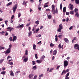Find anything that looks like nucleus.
<instances>
[{"label": "nucleus", "instance_id": "nucleus-27", "mask_svg": "<svg viewBox=\"0 0 79 79\" xmlns=\"http://www.w3.org/2000/svg\"><path fill=\"white\" fill-rule=\"evenodd\" d=\"M35 47H36V45L35 44L33 45V49L34 50H35Z\"/></svg>", "mask_w": 79, "mask_h": 79}, {"label": "nucleus", "instance_id": "nucleus-38", "mask_svg": "<svg viewBox=\"0 0 79 79\" xmlns=\"http://www.w3.org/2000/svg\"><path fill=\"white\" fill-rule=\"evenodd\" d=\"M61 44H60L58 45V48L60 49L61 48Z\"/></svg>", "mask_w": 79, "mask_h": 79}, {"label": "nucleus", "instance_id": "nucleus-3", "mask_svg": "<svg viewBox=\"0 0 79 79\" xmlns=\"http://www.w3.org/2000/svg\"><path fill=\"white\" fill-rule=\"evenodd\" d=\"M18 7V4H16L14 6L13 8V11L14 13H15L16 9H17V7Z\"/></svg>", "mask_w": 79, "mask_h": 79}, {"label": "nucleus", "instance_id": "nucleus-33", "mask_svg": "<svg viewBox=\"0 0 79 79\" xmlns=\"http://www.w3.org/2000/svg\"><path fill=\"white\" fill-rule=\"evenodd\" d=\"M4 61V59H1L0 60V64L2 63L3 61Z\"/></svg>", "mask_w": 79, "mask_h": 79}, {"label": "nucleus", "instance_id": "nucleus-55", "mask_svg": "<svg viewBox=\"0 0 79 79\" xmlns=\"http://www.w3.org/2000/svg\"><path fill=\"white\" fill-rule=\"evenodd\" d=\"M0 34H1L2 35H3V33H4V31H2V32H0Z\"/></svg>", "mask_w": 79, "mask_h": 79}, {"label": "nucleus", "instance_id": "nucleus-34", "mask_svg": "<svg viewBox=\"0 0 79 79\" xmlns=\"http://www.w3.org/2000/svg\"><path fill=\"white\" fill-rule=\"evenodd\" d=\"M35 23L36 24L38 25V24H39V21L38 20H37L35 22Z\"/></svg>", "mask_w": 79, "mask_h": 79}, {"label": "nucleus", "instance_id": "nucleus-24", "mask_svg": "<svg viewBox=\"0 0 79 79\" xmlns=\"http://www.w3.org/2000/svg\"><path fill=\"white\" fill-rule=\"evenodd\" d=\"M66 7H64L63 9V12H65V11H66Z\"/></svg>", "mask_w": 79, "mask_h": 79}, {"label": "nucleus", "instance_id": "nucleus-8", "mask_svg": "<svg viewBox=\"0 0 79 79\" xmlns=\"http://www.w3.org/2000/svg\"><path fill=\"white\" fill-rule=\"evenodd\" d=\"M79 47V44H75L74 45V48H75V49H76V48H77Z\"/></svg>", "mask_w": 79, "mask_h": 79}, {"label": "nucleus", "instance_id": "nucleus-10", "mask_svg": "<svg viewBox=\"0 0 79 79\" xmlns=\"http://www.w3.org/2000/svg\"><path fill=\"white\" fill-rule=\"evenodd\" d=\"M56 53H57V51L56 50H55L53 52V55H56Z\"/></svg>", "mask_w": 79, "mask_h": 79}, {"label": "nucleus", "instance_id": "nucleus-29", "mask_svg": "<svg viewBox=\"0 0 79 79\" xmlns=\"http://www.w3.org/2000/svg\"><path fill=\"white\" fill-rule=\"evenodd\" d=\"M10 75L11 76H14V73H13V72H12L10 73Z\"/></svg>", "mask_w": 79, "mask_h": 79}, {"label": "nucleus", "instance_id": "nucleus-61", "mask_svg": "<svg viewBox=\"0 0 79 79\" xmlns=\"http://www.w3.org/2000/svg\"><path fill=\"white\" fill-rule=\"evenodd\" d=\"M23 58H26V56H25V55H24L23 56V57H22V59H23Z\"/></svg>", "mask_w": 79, "mask_h": 79}, {"label": "nucleus", "instance_id": "nucleus-64", "mask_svg": "<svg viewBox=\"0 0 79 79\" xmlns=\"http://www.w3.org/2000/svg\"><path fill=\"white\" fill-rule=\"evenodd\" d=\"M77 49H78V50H79V46L77 48H76V50H77Z\"/></svg>", "mask_w": 79, "mask_h": 79}, {"label": "nucleus", "instance_id": "nucleus-53", "mask_svg": "<svg viewBox=\"0 0 79 79\" xmlns=\"http://www.w3.org/2000/svg\"><path fill=\"white\" fill-rule=\"evenodd\" d=\"M56 13H58V9H57V8H56Z\"/></svg>", "mask_w": 79, "mask_h": 79}, {"label": "nucleus", "instance_id": "nucleus-58", "mask_svg": "<svg viewBox=\"0 0 79 79\" xmlns=\"http://www.w3.org/2000/svg\"><path fill=\"white\" fill-rule=\"evenodd\" d=\"M11 29V27H9L7 28V29L10 30Z\"/></svg>", "mask_w": 79, "mask_h": 79}, {"label": "nucleus", "instance_id": "nucleus-7", "mask_svg": "<svg viewBox=\"0 0 79 79\" xmlns=\"http://www.w3.org/2000/svg\"><path fill=\"white\" fill-rule=\"evenodd\" d=\"M11 48H8L6 51V53H10L11 51Z\"/></svg>", "mask_w": 79, "mask_h": 79}, {"label": "nucleus", "instance_id": "nucleus-30", "mask_svg": "<svg viewBox=\"0 0 79 79\" xmlns=\"http://www.w3.org/2000/svg\"><path fill=\"white\" fill-rule=\"evenodd\" d=\"M9 40H10V41H13V38L12 37H10L9 38Z\"/></svg>", "mask_w": 79, "mask_h": 79}, {"label": "nucleus", "instance_id": "nucleus-62", "mask_svg": "<svg viewBox=\"0 0 79 79\" xmlns=\"http://www.w3.org/2000/svg\"><path fill=\"white\" fill-rule=\"evenodd\" d=\"M23 27V24L20 25V27Z\"/></svg>", "mask_w": 79, "mask_h": 79}, {"label": "nucleus", "instance_id": "nucleus-14", "mask_svg": "<svg viewBox=\"0 0 79 79\" xmlns=\"http://www.w3.org/2000/svg\"><path fill=\"white\" fill-rule=\"evenodd\" d=\"M23 61L25 62V63H26L27 61H28V57H27L26 58H25L23 59Z\"/></svg>", "mask_w": 79, "mask_h": 79}, {"label": "nucleus", "instance_id": "nucleus-19", "mask_svg": "<svg viewBox=\"0 0 79 79\" xmlns=\"http://www.w3.org/2000/svg\"><path fill=\"white\" fill-rule=\"evenodd\" d=\"M58 37L59 39H62L63 37V35H60L58 36Z\"/></svg>", "mask_w": 79, "mask_h": 79}, {"label": "nucleus", "instance_id": "nucleus-51", "mask_svg": "<svg viewBox=\"0 0 79 79\" xmlns=\"http://www.w3.org/2000/svg\"><path fill=\"white\" fill-rule=\"evenodd\" d=\"M11 58V56H9L7 58V60H8V59H10V58Z\"/></svg>", "mask_w": 79, "mask_h": 79}, {"label": "nucleus", "instance_id": "nucleus-28", "mask_svg": "<svg viewBox=\"0 0 79 79\" xmlns=\"http://www.w3.org/2000/svg\"><path fill=\"white\" fill-rule=\"evenodd\" d=\"M43 76H44V74H41V75H39V77H40V78H41V77H42Z\"/></svg>", "mask_w": 79, "mask_h": 79}, {"label": "nucleus", "instance_id": "nucleus-59", "mask_svg": "<svg viewBox=\"0 0 79 79\" xmlns=\"http://www.w3.org/2000/svg\"><path fill=\"white\" fill-rule=\"evenodd\" d=\"M55 40H56V42H57V41H58V38H55Z\"/></svg>", "mask_w": 79, "mask_h": 79}, {"label": "nucleus", "instance_id": "nucleus-44", "mask_svg": "<svg viewBox=\"0 0 79 79\" xmlns=\"http://www.w3.org/2000/svg\"><path fill=\"white\" fill-rule=\"evenodd\" d=\"M54 46V44H53L52 43H51L50 44V47H53Z\"/></svg>", "mask_w": 79, "mask_h": 79}, {"label": "nucleus", "instance_id": "nucleus-15", "mask_svg": "<svg viewBox=\"0 0 79 79\" xmlns=\"http://www.w3.org/2000/svg\"><path fill=\"white\" fill-rule=\"evenodd\" d=\"M32 69L33 70H36L37 69V67L36 65L33 66L32 68Z\"/></svg>", "mask_w": 79, "mask_h": 79}, {"label": "nucleus", "instance_id": "nucleus-60", "mask_svg": "<svg viewBox=\"0 0 79 79\" xmlns=\"http://www.w3.org/2000/svg\"><path fill=\"white\" fill-rule=\"evenodd\" d=\"M67 60H69L70 59V57L68 56L67 58Z\"/></svg>", "mask_w": 79, "mask_h": 79}, {"label": "nucleus", "instance_id": "nucleus-20", "mask_svg": "<svg viewBox=\"0 0 79 79\" xmlns=\"http://www.w3.org/2000/svg\"><path fill=\"white\" fill-rule=\"evenodd\" d=\"M31 35H32V31H29L28 32V37H30Z\"/></svg>", "mask_w": 79, "mask_h": 79}, {"label": "nucleus", "instance_id": "nucleus-11", "mask_svg": "<svg viewBox=\"0 0 79 79\" xmlns=\"http://www.w3.org/2000/svg\"><path fill=\"white\" fill-rule=\"evenodd\" d=\"M64 40L66 43H68V42H69V40H68L66 38H64Z\"/></svg>", "mask_w": 79, "mask_h": 79}, {"label": "nucleus", "instance_id": "nucleus-13", "mask_svg": "<svg viewBox=\"0 0 79 79\" xmlns=\"http://www.w3.org/2000/svg\"><path fill=\"white\" fill-rule=\"evenodd\" d=\"M52 12L54 15H55V13H56V11H55V9H52Z\"/></svg>", "mask_w": 79, "mask_h": 79}, {"label": "nucleus", "instance_id": "nucleus-9", "mask_svg": "<svg viewBox=\"0 0 79 79\" xmlns=\"http://www.w3.org/2000/svg\"><path fill=\"white\" fill-rule=\"evenodd\" d=\"M28 2V1H26H26L25 0H24L23 1V5H26V6L27 5H26V4Z\"/></svg>", "mask_w": 79, "mask_h": 79}, {"label": "nucleus", "instance_id": "nucleus-40", "mask_svg": "<svg viewBox=\"0 0 79 79\" xmlns=\"http://www.w3.org/2000/svg\"><path fill=\"white\" fill-rule=\"evenodd\" d=\"M37 76L36 75L34 76L33 79H37Z\"/></svg>", "mask_w": 79, "mask_h": 79}, {"label": "nucleus", "instance_id": "nucleus-48", "mask_svg": "<svg viewBox=\"0 0 79 79\" xmlns=\"http://www.w3.org/2000/svg\"><path fill=\"white\" fill-rule=\"evenodd\" d=\"M31 24V23H27L26 24V26H30V25Z\"/></svg>", "mask_w": 79, "mask_h": 79}, {"label": "nucleus", "instance_id": "nucleus-57", "mask_svg": "<svg viewBox=\"0 0 79 79\" xmlns=\"http://www.w3.org/2000/svg\"><path fill=\"white\" fill-rule=\"evenodd\" d=\"M69 12H66V15H69Z\"/></svg>", "mask_w": 79, "mask_h": 79}, {"label": "nucleus", "instance_id": "nucleus-46", "mask_svg": "<svg viewBox=\"0 0 79 79\" xmlns=\"http://www.w3.org/2000/svg\"><path fill=\"white\" fill-rule=\"evenodd\" d=\"M48 17L49 19H50L52 17V16L51 15H48Z\"/></svg>", "mask_w": 79, "mask_h": 79}, {"label": "nucleus", "instance_id": "nucleus-16", "mask_svg": "<svg viewBox=\"0 0 79 79\" xmlns=\"http://www.w3.org/2000/svg\"><path fill=\"white\" fill-rule=\"evenodd\" d=\"M5 49V47L0 46V50H4Z\"/></svg>", "mask_w": 79, "mask_h": 79}, {"label": "nucleus", "instance_id": "nucleus-42", "mask_svg": "<svg viewBox=\"0 0 79 79\" xmlns=\"http://www.w3.org/2000/svg\"><path fill=\"white\" fill-rule=\"evenodd\" d=\"M78 11V10L76 8H75V10H74V11L75 12V13H77L76 12H77V11Z\"/></svg>", "mask_w": 79, "mask_h": 79}, {"label": "nucleus", "instance_id": "nucleus-45", "mask_svg": "<svg viewBox=\"0 0 79 79\" xmlns=\"http://www.w3.org/2000/svg\"><path fill=\"white\" fill-rule=\"evenodd\" d=\"M32 63L33 65H35V61H32Z\"/></svg>", "mask_w": 79, "mask_h": 79}, {"label": "nucleus", "instance_id": "nucleus-23", "mask_svg": "<svg viewBox=\"0 0 79 79\" xmlns=\"http://www.w3.org/2000/svg\"><path fill=\"white\" fill-rule=\"evenodd\" d=\"M32 75L31 74H30L28 76V77L30 78V79H32Z\"/></svg>", "mask_w": 79, "mask_h": 79}, {"label": "nucleus", "instance_id": "nucleus-5", "mask_svg": "<svg viewBox=\"0 0 79 79\" xmlns=\"http://www.w3.org/2000/svg\"><path fill=\"white\" fill-rule=\"evenodd\" d=\"M69 9L70 10H73V8H74V6H73V5L72 4H70L69 5Z\"/></svg>", "mask_w": 79, "mask_h": 79}, {"label": "nucleus", "instance_id": "nucleus-47", "mask_svg": "<svg viewBox=\"0 0 79 79\" xmlns=\"http://www.w3.org/2000/svg\"><path fill=\"white\" fill-rule=\"evenodd\" d=\"M69 69H66V71H65L66 73H68L69 72Z\"/></svg>", "mask_w": 79, "mask_h": 79}, {"label": "nucleus", "instance_id": "nucleus-1", "mask_svg": "<svg viewBox=\"0 0 79 79\" xmlns=\"http://www.w3.org/2000/svg\"><path fill=\"white\" fill-rule=\"evenodd\" d=\"M59 28L57 29V31L58 32H61V30L63 29V25L61 23L59 26Z\"/></svg>", "mask_w": 79, "mask_h": 79}, {"label": "nucleus", "instance_id": "nucleus-37", "mask_svg": "<svg viewBox=\"0 0 79 79\" xmlns=\"http://www.w3.org/2000/svg\"><path fill=\"white\" fill-rule=\"evenodd\" d=\"M39 28H38L36 30V33H38V32H39Z\"/></svg>", "mask_w": 79, "mask_h": 79}, {"label": "nucleus", "instance_id": "nucleus-21", "mask_svg": "<svg viewBox=\"0 0 79 79\" xmlns=\"http://www.w3.org/2000/svg\"><path fill=\"white\" fill-rule=\"evenodd\" d=\"M12 4V2H9L6 5L7 6H8L9 5H10Z\"/></svg>", "mask_w": 79, "mask_h": 79}, {"label": "nucleus", "instance_id": "nucleus-32", "mask_svg": "<svg viewBox=\"0 0 79 79\" xmlns=\"http://www.w3.org/2000/svg\"><path fill=\"white\" fill-rule=\"evenodd\" d=\"M52 10L55 9V5L53 4L52 5Z\"/></svg>", "mask_w": 79, "mask_h": 79}, {"label": "nucleus", "instance_id": "nucleus-56", "mask_svg": "<svg viewBox=\"0 0 79 79\" xmlns=\"http://www.w3.org/2000/svg\"><path fill=\"white\" fill-rule=\"evenodd\" d=\"M77 40V38L76 37H74L73 39V40Z\"/></svg>", "mask_w": 79, "mask_h": 79}, {"label": "nucleus", "instance_id": "nucleus-25", "mask_svg": "<svg viewBox=\"0 0 79 79\" xmlns=\"http://www.w3.org/2000/svg\"><path fill=\"white\" fill-rule=\"evenodd\" d=\"M66 73V70H63V72H62L61 75H63V74L64 73L65 74Z\"/></svg>", "mask_w": 79, "mask_h": 79}, {"label": "nucleus", "instance_id": "nucleus-35", "mask_svg": "<svg viewBox=\"0 0 79 79\" xmlns=\"http://www.w3.org/2000/svg\"><path fill=\"white\" fill-rule=\"evenodd\" d=\"M8 64H10V65H13V62H8Z\"/></svg>", "mask_w": 79, "mask_h": 79}, {"label": "nucleus", "instance_id": "nucleus-2", "mask_svg": "<svg viewBox=\"0 0 79 79\" xmlns=\"http://www.w3.org/2000/svg\"><path fill=\"white\" fill-rule=\"evenodd\" d=\"M68 64H69V63L67 60H65L64 61V68H66Z\"/></svg>", "mask_w": 79, "mask_h": 79}, {"label": "nucleus", "instance_id": "nucleus-49", "mask_svg": "<svg viewBox=\"0 0 79 79\" xmlns=\"http://www.w3.org/2000/svg\"><path fill=\"white\" fill-rule=\"evenodd\" d=\"M60 65H59L57 66V68H56V69L57 70V69H58L59 68H60Z\"/></svg>", "mask_w": 79, "mask_h": 79}, {"label": "nucleus", "instance_id": "nucleus-4", "mask_svg": "<svg viewBox=\"0 0 79 79\" xmlns=\"http://www.w3.org/2000/svg\"><path fill=\"white\" fill-rule=\"evenodd\" d=\"M43 61L41 59L40 60H36V63H38V64H40V63H42V62Z\"/></svg>", "mask_w": 79, "mask_h": 79}, {"label": "nucleus", "instance_id": "nucleus-31", "mask_svg": "<svg viewBox=\"0 0 79 79\" xmlns=\"http://www.w3.org/2000/svg\"><path fill=\"white\" fill-rule=\"evenodd\" d=\"M75 2L77 4H79V0H75Z\"/></svg>", "mask_w": 79, "mask_h": 79}, {"label": "nucleus", "instance_id": "nucleus-26", "mask_svg": "<svg viewBox=\"0 0 79 79\" xmlns=\"http://www.w3.org/2000/svg\"><path fill=\"white\" fill-rule=\"evenodd\" d=\"M6 73V71H3L1 73V74H5V73Z\"/></svg>", "mask_w": 79, "mask_h": 79}, {"label": "nucleus", "instance_id": "nucleus-18", "mask_svg": "<svg viewBox=\"0 0 79 79\" xmlns=\"http://www.w3.org/2000/svg\"><path fill=\"white\" fill-rule=\"evenodd\" d=\"M69 14L73 15V14H74V10H71L69 12Z\"/></svg>", "mask_w": 79, "mask_h": 79}, {"label": "nucleus", "instance_id": "nucleus-63", "mask_svg": "<svg viewBox=\"0 0 79 79\" xmlns=\"http://www.w3.org/2000/svg\"><path fill=\"white\" fill-rule=\"evenodd\" d=\"M65 79H69V77H65Z\"/></svg>", "mask_w": 79, "mask_h": 79}, {"label": "nucleus", "instance_id": "nucleus-12", "mask_svg": "<svg viewBox=\"0 0 79 79\" xmlns=\"http://www.w3.org/2000/svg\"><path fill=\"white\" fill-rule=\"evenodd\" d=\"M75 16L76 17H77V18H79V14L78 12H76L75 15Z\"/></svg>", "mask_w": 79, "mask_h": 79}, {"label": "nucleus", "instance_id": "nucleus-36", "mask_svg": "<svg viewBox=\"0 0 79 79\" xmlns=\"http://www.w3.org/2000/svg\"><path fill=\"white\" fill-rule=\"evenodd\" d=\"M21 16V13L19 12L18 14V17H20Z\"/></svg>", "mask_w": 79, "mask_h": 79}, {"label": "nucleus", "instance_id": "nucleus-22", "mask_svg": "<svg viewBox=\"0 0 79 79\" xmlns=\"http://www.w3.org/2000/svg\"><path fill=\"white\" fill-rule=\"evenodd\" d=\"M28 51H27V50H26L25 51V55H27L28 54Z\"/></svg>", "mask_w": 79, "mask_h": 79}, {"label": "nucleus", "instance_id": "nucleus-54", "mask_svg": "<svg viewBox=\"0 0 79 79\" xmlns=\"http://www.w3.org/2000/svg\"><path fill=\"white\" fill-rule=\"evenodd\" d=\"M73 26H71L69 28V30H71L72 29H73Z\"/></svg>", "mask_w": 79, "mask_h": 79}, {"label": "nucleus", "instance_id": "nucleus-39", "mask_svg": "<svg viewBox=\"0 0 79 79\" xmlns=\"http://www.w3.org/2000/svg\"><path fill=\"white\" fill-rule=\"evenodd\" d=\"M69 72H68L67 74L66 75V77H68L69 76Z\"/></svg>", "mask_w": 79, "mask_h": 79}, {"label": "nucleus", "instance_id": "nucleus-43", "mask_svg": "<svg viewBox=\"0 0 79 79\" xmlns=\"http://www.w3.org/2000/svg\"><path fill=\"white\" fill-rule=\"evenodd\" d=\"M60 9L61 10L62 9V4L61 3L60 5Z\"/></svg>", "mask_w": 79, "mask_h": 79}, {"label": "nucleus", "instance_id": "nucleus-52", "mask_svg": "<svg viewBox=\"0 0 79 79\" xmlns=\"http://www.w3.org/2000/svg\"><path fill=\"white\" fill-rule=\"evenodd\" d=\"M5 35L6 36H7V35H8V32H6V33L5 34Z\"/></svg>", "mask_w": 79, "mask_h": 79}, {"label": "nucleus", "instance_id": "nucleus-50", "mask_svg": "<svg viewBox=\"0 0 79 79\" xmlns=\"http://www.w3.org/2000/svg\"><path fill=\"white\" fill-rule=\"evenodd\" d=\"M9 48H11V47H12V45H11V44H10V45L9 46Z\"/></svg>", "mask_w": 79, "mask_h": 79}, {"label": "nucleus", "instance_id": "nucleus-6", "mask_svg": "<svg viewBox=\"0 0 79 79\" xmlns=\"http://www.w3.org/2000/svg\"><path fill=\"white\" fill-rule=\"evenodd\" d=\"M13 42H14V41H16V40H17V37L16 36H14L13 37Z\"/></svg>", "mask_w": 79, "mask_h": 79}, {"label": "nucleus", "instance_id": "nucleus-17", "mask_svg": "<svg viewBox=\"0 0 79 79\" xmlns=\"http://www.w3.org/2000/svg\"><path fill=\"white\" fill-rule=\"evenodd\" d=\"M45 58V56L44 55L40 57V60H43V59H44Z\"/></svg>", "mask_w": 79, "mask_h": 79}, {"label": "nucleus", "instance_id": "nucleus-41", "mask_svg": "<svg viewBox=\"0 0 79 79\" xmlns=\"http://www.w3.org/2000/svg\"><path fill=\"white\" fill-rule=\"evenodd\" d=\"M35 57L36 59H37V58H38V57H37V54H35Z\"/></svg>", "mask_w": 79, "mask_h": 79}]
</instances>
